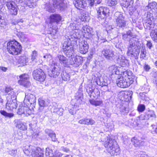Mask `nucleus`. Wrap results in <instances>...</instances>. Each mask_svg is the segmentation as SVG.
<instances>
[{
	"label": "nucleus",
	"instance_id": "nucleus-59",
	"mask_svg": "<svg viewBox=\"0 0 157 157\" xmlns=\"http://www.w3.org/2000/svg\"><path fill=\"white\" fill-rule=\"evenodd\" d=\"M92 35L93 34H92V33L84 32V33H83L84 37L87 39H91Z\"/></svg>",
	"mask_w": 157,
	"mask_h": 157
},
{
	"label": "nucleus",
	"instance_id": "nucleus-5",
	"mask_svg": "<svg viewBox=\"0 0 157 157\" xmlns=\"http://www.w3.org/2000/svg\"><path fill=\"white\" fill-rule=\"evenodd\" d=\"M23 151L26 155L31 154L33 157H43L44 150L39 147L32 145L25 146L23 149Z\"/></svg>",
	"mask_w": 157,
	"mask_h": 157
},
{
	"label": "nucleus",
	"instance_id": "nucleus-42",
	"mask_svg": "<svg viewBox=\"0 0 157 157\" xmlns=\"http://www.w3.org/2000/svg\"><path fill=\"white\" fill-rule=\"evenodd\" d=\"M17 36L19 37L21 41L25 40L26 38V35L24 33L20 32L17 31Z\"/></svg>",
	"mask_w": 157,
	"mask_h": 157
},
{
	"label": "nucleus",
	"instance_id": "nucleus-9",
	"mask_svg": "<svg viewBox=\"0 0 157 157\" xmlns=\"http://www.w3.org/2000/svg\"><path fill=\"white\" fill-rule=\"evenodd\" d=\"M110 8L107 7L101 6L97 8V17L100 19H103L105 20L106 17L110 15L113 12V10H110Z\"/></svg>",
	"mask_w": 157,
	"mask_h": 157
},
{
	"label": "nucleus",
	"instance_id": "nucleus-17",
	"mask_svg": "<svg viewBox=\"0 0 157 157\" xmlns=\"http://www.w3.org/2000/svg\"><path fill=\"white\" fill-rule=\"evenodd\" d=\"M20 79L18 81V83L25 87H28L31 85L29 81V75L26 74H22L19 76Z\"/></svg>",
	"mask_w": 157,
	"mask_h": 157
},
{
	"label": "nucleus",
	"instance_id": "nucleus-37",
	"mask_svg": "<svg viewBox=\"0 0 157 157\" xmlns=\"http://www.w3.org/2000/svg\"><path fill=\"white\" fill-rule=\"evenodd\" d=\"M28 60V58H27L26 56H21L19 58L18 62L21 65L24 66L27 65V63L28 64L29 63Z\"/></svg>",
	"mask_w": 157,
	"mask_h": 157
},
{
	"label": "nucleus",
	"instance_id": "nucleus-13",
	"mask_svg": "<svg viewBox=\"0 0 157 157\" xmlns=\"http://www.w3.org/2000/svg\"><path fill=\"white\" fill-rule=\"evenodd\" d=\"M144 16L146 17L145 20V22L144 23V26L145 29H151L154 27V21L155 17L151 14L147 13L145 12Z\"/></svg>",
	"mask_w": 157,
	"mask_h": 157
},
{
	"label": "nucleus",
	"instance_id": "nucleus-10",
	"mask_svg": "<svg viewBox=\"0 0 157 157\" xmlns=\"http://www.w3.org/2000/svg\"><path fill=\"white\" fill-rule=\"evenodd\" d=\"M33 78L41 82H44L46 78V75L44 71L41 68L34 70L32 72Z\"/></svg>",
	"mask_w": 157,
	"mask_h": 157
},
{
	"label": "nucleus",
	"instance_id": "nucleus-30",
	"mask_svg": "<svg viewBox=\"0 0 157 157\" xmlns=\"http://www.w3.org/2000/svg\"><path fill=\"white\" fill-rule=\"evenodd\" d=\"M16 127L19 129L23 131L27 129V127L26 124L20 120H15L14 121Z\"/></svg>",
	"mask_w": 157,
	"mask_h": 157
},
{
	"label": "nucleus",
	"instance_id": "nucleus-47",
	"mask_svg": "<svg viewBox=\"0 0 157 157\" xmlns=\"http://www.w3.org/2000/svg\"><path fill=\"white\" fill-rule=\"evenodd\" d=\"M146 50L144 46H142L141 50L140 58L142 59H146Z\"/></svg>",
	"mask_w": 157,
	"mask_h": 157
},
{
	"label": "nucleus",
	"instance_id": "nucleus-25",
	"mask_svg": "<svg viewBox=\"0 0 157 157\" xmlns=\"http://www.w3.org/2000/svg\"><path fill=\"white\" fill-rule=\"evenodd\" d=\"M133 0H122L121 3V6L125 11L132 7L133 3Z\"/></svg>",
	"mask_w": 157,
	"mask_h": 157
},
{
	"label": "nucleus",
	"instance_id": "nucleus-41",
	"mask_svg": "<svg viewBox=\"0 0 157 157\" xmlns=\"http://www.w3.org/2000/svg\"><path fill=\"white\" fill-rule=\"evenodd\" d=\"M117 3V0H108L107 4L110 7H112L113 12L115 9V6Z\"/></svg>",
	"mask_w": 157,
	"mask_h": 157
},
{
	"label": "nucleus",
	"instance_id": "nucleus-23",
	"mask_svg": "<svg viewBox=\"0 0 157 157\" xmlns=\"http://www.w3.org/2000/svg\"><path fill=\"white\" fill-rule=\"evenodd\" d=\"M156 118V115L155 112L153 110H148V111L145 113L144 114L141 115L139 117L140 120H153Z\"/></svg>",
	"mask_w": 157,
	"mask_h": 157
},
{
	"label": "nucleus",
	"instance_id": "nucleus-21",
	"mask_svg": "<svg viewBox=\"0 0 157 157\" xmlns=\"http://www.w3.org/2000/svg\"><path fill=\"white\" fill-rule=\"evenodd\" d=\"M79 52L82 54H86L89 48V44L87 41L83 40L80 41L79 44Z\"/></svg>",
	"mask_w": 157,
	"mask_h": 157
},
{
	"label": "nucleus",
	"instance_id": "nucleus-61",
	"mask_svg": "<svg viewBox=\"0 0 157 157\" xmlns=\"http://www.w3.org/2000/svg\"><path fill=\"white\" fill-rule=\"evenodd\" d=\"M88 18L89 17L85 13H83L81 16L80 19L82 21H86Z\"/></svg>",
	"mask_w": 157,
	"mask_h": 157
},
{
	"label": "nucleus",
	"instance_id": "nucleus-18",
	"mask_svg": "<svg viewBox=\"0 0 157 157\" xmlns=\"http://www.w3.org/2000/svg\"><path fill=\"white\" fill-rule=\"evenodd\" d=\"M64 0H50L53 7L61 11H63L67 7V5L64 2Z\"/></svg>",
	"mask_w": 157,
	"mask_h": 157
},
{
	"label": "nucleus",
	"instance_id": "nucleus-4",
	"mask_svg": "<svg viewBox=\"0 0 157 157\" xmlns=\"http://www.w3.org/2000/svg\"><path fill=\"white\" fill-rule=\"evenodd\" d=\"M107 152L112 156L117 155L120 153V150L118 145L114 139L110 137L104 144Z\"/></svg>",
	"mask_w": 157,
	"mask_h": 157
},
{
	"label": "nucleus",
	"instance_id": "nucleus-36",
	"mask_svg": "<svg viewBox=\"0 0 157 157\" xmlns=\"http://www.w3.org/2000/svg\"><path fill=\"white\" fill-rule=\"evenodd\" d=\"M37 52L35 51H33L31 55V56L28 58V61L29 63H30L33 62L36 63L37 61Z\"/></svg>",
	"mask_w": 157,
	"mask_h": 157
},
{
	"label": "nucleus",
	"instance_id": "nucleus-53",
	"mask_svg": "<svg viewBox=\"0 0 157 157\" xmlns=\"http://www.w3.org/2000/svg\"><path fill=\"white\" fill-rule=\"evenodd\" d=\"M89 5L91 7L94 6V4H99L101 2V0H88Z\"/></svg>",
	"mask_w": 157,
	"mask_h": 157
},
{
	"label": "nucleus",
	"instance_id": "nucleus-63",
	"mask_svg": "<svg viewBox=\"0 0 157 157\" xmlns=\"http://www.w3.org/2000/svg\"><path fill=\"white\" fill-rule=\"evenodd\" d=\"M5 91V93L8 94V95L12 92H14L13 91V89L11 87H6Z\"/></svg>",
	"mask_w": 157,
	"mask_h": 157
},
{
	"label": "nucleus",
	"instance_id": "nucleus-45",
	"mask_svg": "<svg viewBox=\"0 0 157 157\" xmlns=\"http://www.w3.org/2000/svg\"><path fill=\"white\" fill-rule=\"evenodd\" d=\"M8 10H10L14 7L17 6L14 2L12 1H9L6 2L5 3Z\"/></svg>",
	"mask_w": 157,
	"mask_h": 157
},
{
	"label": "nucleus",
	"instance_id": "nucleus-2",
	"mask_svg": "<svg viewBox=\"0 0 157 157\" xmlns=\"http://www.w3.org/2000/svg\"><path fill=\"white\" fill-rule=\"evenodd\" d=\"M78 30L73 31V34L66 36L65 39L62 44V49L67 56L71 57L74 52V47L77 46V41L80 38Z\"/></svg>",
	"mask_w": 157,
	"mask_h": 157
},
{
	"label": "nucleus",
	"instance_id": "nucleus-7",
	"mask_svg": "<svg viewBox=\"0 0 157 157\" xmlns=\"http://www.w3.org/2000/svg\"><path fill=\"white\" fill-rule=\"evenodd\" d=\"M16 94L12 92L9 94L6 97L7 102L5 104L6 108L8 110L15 109L17 106Z\"/></svg>",
	"mask_w": 157,
	"mask_h": 157
},
{
	"label": "nucleus",
	"instance_id": "nucleus-40",
	"mask_svg": "<svg viewBox=\"0 0 157 157\" xmlns=\"http://www.w3.org/2000/svg\"><path fill=\"white\" fill-rule=\"evenodd\" d=\"M0 113L2 115L7 118H11L13 117L14 115L13 113H7L4 110H1Z\"/></svg>",
	"mask_w": 157,
	"mask_h": 157
},
{
	"label": "nucleus",
	"instance_id": "nucleus-55",
	"mask_svg": "<svg viewBox=\"0 0 157 157\" xmlns=\"http://www.w3.org/2000/svg\"><path fill=\"white\" fill-rule=\"evenodd\" d=\"M152 76L153 77V83L157 86V71H153L152 73Z\"/></svg>",
	"mask_w": 157,
	"mask_h": 157
},
{
	"label": "nucleus",
	"instance_id": "nucleus-64",
	"mask_svg": "<svg viewBox=\"0 0 157 157\" xmlns=\"http://www.w3.org/2000/svg\"><path fill=\"white\" fill-rule=\"evenodd\" d=\"M138 138L140 142L142 141H144L145 142V140H146L147 138L145 135H138Z\"/></svg>",
	"mask_w": 157,
	"mask_h": 157
},
{
	"label": "nucleus",
	"instance_id": "nucleus-50",
	"mask_svg": "<svg viewBox=\"0 0 157 157\" xmlns=\"http://www.w3.org/2000/svg\"><path fill=\"white\" fill-rule=\"evenodd\" d=\"M79 106L74 105L73 106L71 109L69 108V111L70 113L72 115H74L76 113V110H78Z\"/></svg>",
	"mask_w": 157,
	"mask_h": 157
},
{
	"label": "nucleus",
	"instance_id": "nucleus-24",
	"mask_svg": "<svg viewBox=\"0 0 157 157\" xmlns=\"http://www.w3.org/2000/svg\"><path fill=\"white\" fill-rule=\"evenodd\" d=\"M72 60L70 62V64L73 66V67H77L81 65L83 61V57L77 56L74 58V60Z\"/></svg>",
	"mask_w": 157,
	"mask_h": 157
},
{
	"label": "nucleus",
	"instance_id": "nucleus-19",
	"mask_svg": "<svg viewBox=\"0 0 157 157\" xmlns=\"http://www.w3.org/2000/svg\"><path fill=\"white\" fill-rule=\"evenodd\" d=\"M95 82L97 84L101 87H105L106 90H108V85L110 81L106 76L101 77L96 79Z\"/></svg>",
	"mask_w": 157,
	"mask_h": 157
},
{
	"label": "nucleus",
	"instance_id": "nucleus-29",
	"mask_svg": "<svg viewBox=\"0 0 157 157\" xmlns=\"http://www.w3.org/2000/svg\"><path fill=\"white\" fill-rule=\"evenodd\" d=\"M62 17L60 15L58 14L54 13L52 14L50 16L49 23L51 24L53 23H59L62 20Z\"/></svg>",
	"mask_w": 157,
	"mask_h": 157
},
{
	"label": "nucleus",
	"instance_id": "nucleus-14",
	"mask_svg": "<svg viewBox=\"0 0 157 157\" xmlns=\"http://www.w3.org/2000/svg\"><path fill=\"white\" fill-rule=\"evenodd\" d=\"M145 13L151 14L155 16L157 14V3L153 1L149 2L148 4L144 9Z\"/></svg>",
	"mask_w": 157,
	"mask_h": 157
},
{
	"label": "nucleus",
	"instance_id": "nucleus-27",
	"mask_svg": "<svg viewBox=\"0 0 157 157\" xmlns=\"http://www.w3.org/2000/svg\"><path fill=\"white\" fill-rule=\"evenodd\" d=\"M56 150L54 146H52L46 148L45 155L46 157H54L56 156L55 154Z\"/></svg>",
	"mask_w": 157,
	"mask_h": 157
},
{
	"label": "nucleus",
	"instance_id": "nucleus-11",
	"mask_svg": "<svg viewBox=\"0 0 157 157\" xmlns=\"http://www.w3.org/2000/svg\"><path fill=\"white\" fill-rule=\"evenodd\" d=\"M101 53L106 59L110 61L114 62L117 56L112 50L107 48H104Z\"/></svg>",
	"mask_w": 157,
	"mask_h": 157
},
{
	"label": "nucleus",
	"instance_id": "nucleus-35",
	"mask_svg": "<svg viewBox=\"0 0 157 157\" xmlns=\"http://www.w3.org/2000/svg\"><path fill=\"white\" fill-rule=\"evenodd\" d=\"M61 76V78L63 80L65 81H69L70 77V73L64 69L62 70Z\"/></svg>",
	"mask_w": 157,
	"mask_h": 157
},
{
	"label": "nucleus",
	"instance_id": "nucleus-6",
	"mask_svg": "<svg viewBox=\"0 0 157 157\" xmlns=\"http://www.w3.org/2000/svg\"><path fill=\"white\" fill-rule=\"evenodd\" d=\"M6 49L9 53L16 55L21 53L22 46L21 44L15 40H10L7 44Z\"/></svg>",
	"mask_w": 157,
	"mask_h": 157
},
{
	"label": "nucleus",
	"instance_id": "nucleus-57",
	"mask_svg": "<svg viewBox=\"0 0 157 157\" xmlns=\"http://www.w3.org/2000/svg\"><path fill=\"white\" fill-rule=\"evenodd\" d=\"M9 154L13 157H15L17 153V150L16 149H12L8 151Z\"/></svg>",
	"mask_w": 157,
	"mask_h": 157
},
{
	"label": "nucleus",
	"instance_id": "nucleus-12",
	"mask_svg": "<svg viewBox=\"0 0 157 157\" xmlns=\"http://www.w3.org/2000/svg\"><path fill=\"white\" fill-rule=\"evenodd\" d=\"M48 73L49 76L56 78L60 73V67L56 63H53L48 69Z\"/></svg>",
	"mask_w": 157,
	"mask_h": 157
},
{
	"label": "nucleus",
	"instance_id": "nucleus-49",
	"mask_svg": "<svg viewBox=\"0 0 157 157\" xmlns=\"http://www.w3.org/2000/svg\"><path fill=\"white\" fill-rule=\"evenodd\" d=\"M99 37H98V32H97L96 34H93L91 38V40L94 42H96V46L98 44V43L99 42Z\"/></svg>",
	"mask_w": 157,
	"mask_h": 157
},
{
	"label": "nucleus",
	"instance_id": "nucleus-43",
	"mask_svg": "<svg viewBox=\"0 0 157 157\" xmlns=\"http://www.w3.org/2000/svg\"><path fill=\"white\" fill-rule=\"evenodd\" d=\"M75 98L77 99L78 102H79L80 104H81L82 102V100L83 99V93L82 92L78 91L75 95Z\"/></svg>",
	"mask_w": 157,
	"mask_h": 157
},
{
	"label": "nucleus",
	"instance_id": "nucleus-28",
	"mask_svg": "<svg viewBox=\"0 0 157 157\" xmlns=\"http://www.w3.org/2000/svg\"><path fill=\"white\" fill-rule=\"evenodd\" d=\"M25 0H16L15 1L18 3H22ZM37 0H25L26 6L30 8H34L36 5Z\"/></svg>",
	"mask_w": 157,
	"mask_h": 157
},
{
	"label": "nucleus",
	"instance_id": "nucleus-16",
	"mask_svg": "<svg viewBox=\"0 0 157 157\" xmlns=\"http://www.w3.org/2000/svg\"><path fill=\"white\" fill-rule=\"evenodd\" d=\"M140 46L134 48L128 47L127 52V55L133 59H137L140 51Z\"/></svg>",
	"mask_w": 157,
	"mask_h": 157
},
{
	"label": "nucleus",
	"instance_id": "nucleus-52",
	"mask_svg": "<svg viewBox=\"0 0 157 157\" xmlns=\"http://www.w3.org/2000/svg\"><path fill=\"white\" fill-rule=\"evenodd\" d=\"M100 91L97 88H94L92 96L93 98H97L100 95Z\"/></svg>",
	"mask_w": 157,
	"mask_h": 157
},
{
	"label": "nucleus",
	"instance_id": "nucleus-20",
	"mask_svg": "<svg viewBox=\"0 0 157 157\" xmlns=\"http://www.w3.org/2000/svg\"><path fill=\"white\" fill-rule=\"evenodd\" d=\"M114 62L118 63L122 67H128L129 65V60L122 55L117 56Z\"/></svg>",
	"mask_w": 157,
	"mask_h": 157
},
{
	"label": "nucleus",
	"instance_id": "nucleus-1",
	"mask_svg": "<svg viewBox=\"0 0 157 157\" xmlns=\"http://www.w3.org/2000/svg\"><path fill=\"white\" fill-rule=\"evenodd\" d=\"M119 68V67L115 65L110 67L109 69L111 74L109 75V77L113 80V79L117 78V84L120 87L125 88L129 87L134 82V77L132 75V72L130 70H127L123 71L122 76L119 78L121 75Z\"/></svg>",
	"mask_w": 157,
	"mask_h": 157
},
{
	"label": "nucleus",
	"instance_id": "nucleus-22",
	"mask_svg": "<svg viewBox=\"0 0 157 157\" xmlns=\"http://www.w3.org/2000/svg\"><path fill=\"white\" fill-rule=\"evenodd\" d=\"M25 100H26L25 104H29V106H32L33 108L35 105L36 102L35 95L29 93L27 95L25 94Z\"/></svg>",
	"mask_w": 157,
	"mask_h": 157
},
{
	"label": "nucleus",
	"instance_id": "nucleus-38",
	"mask_svg": "<svg viewBox=\"0 0 157 157\" xmlns=\"http://www.w3.org/2000/svg\"><path fill=\"white\" fill-rule=\"evenodd\" d=\"M38 103L40 106L39 110L40 111L43 109L44 107L48 105V103L45 101L42 98H39L38 99Z\"/></svg>",
	"mask_w": 157,
	"mask_h": 157
},
{
	"label": "nucleus",
	"instance_id": "nucleus-3",
	"mask_svg": "<svg viewBox=\"0 0 157 157\" xmlns=\"http://www.w3.org/2000/svg\"><path fill=\"white\" fill-rule=\"evenodd\" d=\"M133 92L132 91L121 92L120 100L116 101V107L117 110L120 111L121 114H127L129 112V102L132 98Z\"/></svg>",
	"mask_w": 157,
	"mask_h": 157
},
{
	"label": "nucleus",
	"instance_id": "nucleus-8",
	"mask_svg": "<svg viewBox=\"0 0 157 157\" xmlns=\"http://www.w3.org/2000/svg\"><path fill=\"white\" fill-rule=\"evenodd\" d=\"M115 25L117 29L123 30L126 26L127 21L123 13L117 12L115 14Z\"/></svg>",
	"mask_w": 157,
	"mask_h": 157
},
{
	"label": "nucleus",
	"instance_id": "nucleus-60",
	"mask_svg": "<svg viewBox=\"0 0 157 157\" xmlns=\"http://www.w3.org/2000/svg\"><path fill=\"white\" fill-rule=\"evenodd\" d=\"M147 42L146 46L149 49L151 50L152 48H153V46L152 41L151 40H147Z\"/></svg>",
	"mask_w": 157,
	"mask_h": 157
},
{
	"label": "nucleus",
	"instance_id": "nucleus-26",
	"mask_svg": "<svg viewBox=\"0 0 157 157\" xmlns=\"http://www.w3.org/2000/svg\"><path fill=\"white\" fill-rule=\"evenodd\" d=\"M74 4L76 8L81 10L85 9L87 5L86 0H75Z\"/></svg>",
	"mask_w": 157,
	"mask_h": 157
},
{
	"label": "nucleus",
	"instance_id": "nucleus-31",
	"mask_svg": "<svg viewBox=\"0 0 157 157\" xmlns=\"http://www.w3.org/2000/svg\"><path fill=\"white\" fill-rule=\"evenodd\" d=\"M57 57L59 60V62L65 66H67L69 64L70 62L67 58L65 57L63 55L61 54V53L57 55Z\"/></svg>",
	"mask_w": 157,
	"mask_h": 157
},
{
	"label": "nucleus",
	"instance_id": "nucleus-15",
	"mask_svg": "<svg viewBox=\"0 0 157 157\" xmlns=\"http://www.w3.org/2000/svg\"><path fill=\"white\" fill-rule=\"evenodd\" d=\"M24 106H21L20 108H19L17 113L19 115L24 114L27 116L32 113V109H33V107L31 106H29V104H25V100H24Z\"/></svg>",
	"mask_w": 157,
	"mask_h": 157
},
{
	"label": "nucleus",
	"instance_id": "nucleus-34",
	"mask_svg": "<svg viewBox=\"0 0 157 157\" xmlns=\"http://www.w3.org/2000/svg\"><path fill=\"white\" fill-rule=\"evenodd\" d=\"M45 133L51 138L52 141L56 142L57 141V139L56 137V134L52 130L46 129L45 130Z\"/></svg>",
	"mask_w": 157,
	"mask_h": 157
},
{
	"label": "nucleus",
	"instance_id": "nucleus-39",
	"mask_svg": "<svg viewBox=\"0 0 157 157\" xmlns=\"http://www.w3.org/2000/svg\"><path fill=\"white\" fill-rule=\"evenodd\" d=\"M150 36L152 40L157 43V29L152 30L150 32Z\"/></svg>",
	"mask_w": 157,
	"mask_h": 157
},
{
	"label": "nucleus",
	"instance_id": "nucleus-32",
	"mask_svg": "<svg viewBox=\"0 0 157 157\" xmlns=\"http://www.w3.org/2000/svg\"><path fill=\"white\" fill-rule=\"evenodd\" d=\"M131 141L132 144L136 147H139L140 146L143 145L144 144V141L140 142L138 138L133 137L131 139Z\"/></svg>",
	"mask_w": 157,
	"mask_h": 157
},
{
	"label": "nucleus",
	"instance_id": "nucleus-54",
	"mask_svg": "<svg viewBox=\"0 0 157 157\" xmlns=\"http://www.w3.org/2000/svg\"><path fill=\"white\" fill-rule=\"evenodd\" d=\"M145 105L144 104H139L137 107V110L139 113H142L145 109Z\"/></svg>",
	"mask_w": 157,
	"mask_h": 157
},
{
	"label": "nucleus",
	"instance_id": "nucleus-51",
	"mask_svg": "<svg viewBox=\"0 0 157 157\" xmlns=\"http://www.w3.org/2000/svg\"><path fill=\"white\" fill-rule=\"evenodd\" d=\"M10 19H11V23L12 25H16V24H18L20 23H23L24 22V20L22 19H20L17 20L13 19V18L12 19L11 16H10Z\"/></svg>",
	"mask_w": 157,
	"mask_h": 157
},
{
	"label": "nucleus",
	"instance_id": "nucleus-46",
	"mask_svg": "<svg viewBox=\"0 0 157 157\" xmlns=\"http://www.w3.org/2000/svg\"><path fill=\"white\" fill-rule=\"evenodd\" d=\"M90 104L95 106L100 105L102 103V101L100 100H95L93 99H90L89 100Z\"/></svg>",
	"mask_w": 157,
	"mask_h": 157
},
{
	"label": "nucleus",
	"instance_id": "nucleus-62",
	"mask_svg": "<svg viewBox=\"0 0 157 157\" xmlns=\"http://www.w3.org/2000/svg\"><path fill=\"white\" fill-rule=\"evenodd\" d=\"M122 37L123 39L126 41H129L131 38L129 37L126 33H122Z\"/></svg>",
	"mask_w": 157,
	"mask_h": 157
},
{
	"label": "nucleus",
	"instance_id": "nucleus-44",
	"mask_svg": "<svg viewBox=\"0 0 157 157\" xmlns=\"http://www.w3.org/2000/svg\"><path fill=\"white\" fill-rule=\"evenodd\" d=\"M8 10L10 15L16 16L18 13V8L17 6H16L13 7Z\"/></svg>",
	"mask_w": 157,
	"mask_h": 157
},
{
	"label": "nucleus",
	"instance_id": "nucleus-48",
	"mask_svg": "<svg viewBox=\"0 0 157 157\" xmlns=\"http://www.w3.org/2000/svg\"><path fill=\"white\" fill-rule=\"evenodd\" d=\"M7 25V23L4 19V17L0 15V29H5V27Z\"/></svg>",
	"mask_w": 157,
	"mask_h": 157
},
{
	"label": "nucleus",
	"instance_id": "nucleus-33",
	"mask_svg": "<svg viewBox=\"0 0 157 157\" xmlns=\"http://www.w3.org/2000/svg\"><path fill=\"white\" fill-rule=\"evenodd\" d=\"M136 36H135L132 38H130L129 40L130 45L128 47L132 48L135 47H136L140 46L139 45V40L136 38Z\"/></svg>",
	"mask_w": 157,
	"mask_h": 157
},
{
	"label": "nucleus",
	"instance_id": "nucleus-56",
	"mask_svg": "<svg viewBox=\"0 0 157 157\" xmlns=\"http://www.w3.org/2000/svg\"><path fill=\"white\" fill-rule=\"evenodd\" d=\"M94 88L93 87H87L86 88V92L88 93L89 95L90 98H92L93 92Z\"/></svg>",
	"mask_w": 157,
	"mask_h": 157
},
{
	"label": "nucleus",
	"instance_id": "nucleus-58",
	"mask_svg": "<svg viewBox=\"0 0 157 157\" xmlns=\"http://www.w3.org/2000/svg\"><path fill=\"white\" fill-rule=\"evenodd\" d=\"M88 119L87 117L84 118L83 119L80 120L78 121L79 124H88Z\"/></svg>",
	"mask_w": 157,
	"mask_h": 157
}]
</instances>
